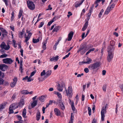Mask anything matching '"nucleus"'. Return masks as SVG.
<instances>
[{"label": "nucleus", "mask_w": 123, "mask_h": 123, "mask_svg": "<svg viewBox=\"0 0 123 123\" xmlns=\"http://www.w3.org/2000/svg\"><path fill=\"white\" fill-rule=\"evenodd\" d=\"M71 107L72 110L73 111H74L75 110V108L74 106V103L72 102L71 104Z\"/></svg>", "instance_id": "obj_38"}, {"label": "nucleus", "mask_w": 123, "mask_h": 123, "mask_svg": "<svg viewBox=\"0 0 123 123\" xmlns=\"http://www.w3.org/2000/svg\"><path fill=\"white\" fill-rule=\"evenodd\" d=\"M45 99V97L44 96H42L39 98V99L41 101L43 102Z\"/></svg>", "instance_id": "obj_36"}, {"label": "nucleus", "mask_w": 123, "mask_h": 123, "mask_svg": "<svg viewBox=\"0 0 123 123\" xmlns=\"http://www.w3.org/2000/svg\"><path fill=\"white\" fill-rule=\"evenodd\" d=\"M106 73V71L105 70H104L102 71V74L103 75H105Z\"/></svg>", "instance_id": "obj_63"}, {"label": "nucleus", "mask_w": 123, "mask_h": 123, "mask_svg": "<svg viewBox=\"0 0 123 123\" xmlns=\"http://www.w3.org/2000/svg\"><path fill=\"white\" fill-rule=\"evenodd\" d=\"M1 30L2 31L3 33L2 34V35L3 37H4L5 36L7 35V33L5 30L2 29Z\"/></svg>", "instance_id": "obj_31"}, {"label": "nucleus", "mask_w": 123, "mask_h": 123, "mask_svg": "<svg viewBox=\"0 0 123 123\" xmlns=\"http://www.w3.org/2000/svg\"><path fill=\"white\" fill-rule=\"evenodd\" d=\"M88 21H87L86 22L82 29V31H84L87 28L88 26Z\"/></svg>", "instance_id": "obj_16"}, {"label": "nucleus", "mask_w": 123, "mask_h": 123, "mask_svg": "<svg viewBox=\"0 0 123 123\" xmlns=\"http://www.w3.org/2000/svg\"><path fill=\"white\" fill-rule=\"evenodd\" d=\"M8 68V66L6 65L2 64L0 65V70L2 71H4Z\"/></svg>", "instance_id": "obj_10"}, {"label": "nucleus", "mask_w": 123, "mask_h": 123, "mask_svg": "<svg viewBox=\"0 0 123 123\" xmlns=\"http://www.w3.org/2000/svg\"><path fill=\"white\" fill-rule=\"evenodd\" d=\"M13 44V45L14 47L15 48L17 47V44L16 43V41L14 40H13L12 41Z\"/></svg>", "instance_id": "obj_43"}, {"label": "nucleus", "mask_w": 123, "mask_h": 123, "mask_svg": "<svg viewBox=\"0 0 123 123\" xmlns=\"http://www.w3.org/2000/svg\"><path fill=\"white\" fill-rule=\"evenodd\" d=\"M9 114H11V113H13V109L12 108H10V107L9 108Z\"/></svg>", "instance_id": "obj_45"}, {"label": "nucleus", "mask_w": 123, "mask_h": 123, "mask_svg": "<svg viewBox=\"0 0 123 123\" xmlns=\"http://www.w3.org/2000/svg\"><path fill=\"white\" fill-rule=\"evenodd\" d=\"M87 50L86 47H85L83 44H81L80 48L78 50L77 52L78 53L80 52L81 54L83 55Z\"/></svg>", "instance_id": "obj_3"}, {"label": "nucleus", "mask_w": 123, "mask_h": 123, "mask_svg": "<svg viewBox=\"0 0 123 123\" xmlns=\"http://www.w3.org/2000/svg\"><path fill=\"white\" fill-rule=\"evenodd\" d=\"M17 116L18 119L19 120H21L22 117L20 115H17Z\"/></svg>", "instance_id": "obj_61"}, {"label": "nucleus", "mask_w": 123, "mask_h": 123, "mask_svg": "<svg viewBox=\"0 0 123 123\" xmlns=\"http://www.w3.org/2000/svg\"><path fill=\"white\" fill-rule=\"evenodd\" d=\"M47 39H46V40L44 41L42 43L43 45L42 48L44 50L45 49L47 48L46 44L47 43Z\"/></svg>", "instance_id": "obj_23"}, {"label": "nucleus", "mask_w": 123, "mask_h": 123, "mask_svg": "<svg viewBox=\"0 0 123 123\" xmlns=\"http://www.w3.org/2000/svg\"><path fill=\"white\" fill-rule=\"evenodd\" d=\"M92 13V12H89L87 14V15L88 16V18H87V19L88 20H89V19L90 18V17Z\"/></svg>", "instance_id": "obj_50"}, {"label": "nucleus", "mask_w": 123, "mask_h": 123, "mask_svg": "<svg viewBox=\"0 0 123 123\" xmlns=\"http://www.w3.org/2000/svg\"><path fill=\"white\" fill-rule=\"evenodd\" d=\"M110 44L111 46V47H108V49H112V48L114 47V50L115 49V42L113 40L111 41L110 42Z\"/></svg>", "instance_id": "obj_11"}, {"label": "nucleus", "mask_w": 123, "mask_h": 123, "mask_svg": "<svg viewBox=\"0 0 123 123\" xmlns=\"http://www.w3.org/2000/svg\"><path fill=\"white\" fill-rule=\"evenodd\" d=\"M4 85L8 86L9 85V83L5 81L4 82Z\"/></svg>", "instance_id": "obj_60"}, {"label": "nucleus", "mask_w": 123, "mask_h": 123, "mask_svg": "<svg viewBox=\"0 0 123 123\" xmlns=\"http://www.w3.org/2000/svg\"><path fill=\"white\" fill-rule=\"evenodd\" d=\"M74 118V116L73 113H71V115L70 120L68 123H73Z\"/></svg>", "instance_id": "obj_24"}, {"label": "nucleus", "mask_w": 123, "mask_h": 123, "mask_svg": "<svg viewBox=\"0 0 123 123\" xmlns=\"http://www.w3.org/2000/svg\"><path fill=\"white\" fill-rule=\"evenodd\" d=\"M100 66V63L98 62H97L92 64L90 65L88 67V68L91 70L95 69Z\"/></svg>", "instance_id": "obj_4"}, {"label": "nucleus", "mask_w": 123, "mask_h": 123, "mask_svg": "<svg viewBox=\"0 0 123 123\" xmlns=\"http://www.w3.org/2000/svg\"><path fill=\"white\" fill-rule=\"evenodd\" d=\"M46 74L45 70H44L42 72L41 74V76L44 75Z\"/></svg>", "instance_id": "obj_55"}, {"label": "nucleus", "mask_w": 123, "mask_h": 123, "mask_svg": "<svg viewBox=\"0 0 123 123\" xmlns=\"http://www.w3.org/2000/svg\"><path fill=\"white\" fill-rule=\"evenodd\" d=\"M84 71L86 73H88L89 72L88 69L87 68H86L84 69Z\"/></svg>", "instance_id": "obj_58"}, {"label": "nucleus", "mask_w": 123, "mask_h": 123, "mask_svg": "<svg viewBox=\"0 0 123 123\" xmlns=\"http://www.w3.org/2000/svg\"><path fill=\"white\" fill-rule=\"evenodd\" d=\"M68 89H67L66 87H65V91L63 92V93L66 92L67 96L69 98H71L72 96V88L71 86H69L68 87Z\"/></svg>", "instance_id": "obj_2"}, {"label": "nucleus", "mask_w": 123, "mask_h": 123, "mask_svg": "<svg viewBox=\"0 0 123 123\" xmlns=\"http://www.w3.org/2000/svg\"><path fill=\"white\" fill-rule=\"evenodd\" d=\"M104 11V10L103 9H102L101 10L98 15V17L99 18H101V16L102 14V13H103Z\"/></svg>", "instance_id": "obj_41"}, {"label": "nucleus", "mask_w": 123, "mask_h": 123, "mask_svg": "<svg viewBox=\"0 0 123 123\" xmlns=\"http://www.w3.org/2000/svg\"><path fill=\"white\" fill-rule=\"evenodd\" d=\"M26 33H27L28 34V35L27 36H26V37H30V38H31V36L32 35V33L30 32V31H29L28 30H26Z\"/></svg>", "instance_id": "obj_32"}, {"label": "nucleus", "mask_w": 123, "mask_h": 123, "mask_svg": "<svg viewBox=\"0 0 123 123\" xmlns=\"http://www.w3.org/2000/svg\"><path fill=\"white\" fill-rule=\"evenodd\" d=\"M0 47L2 49L1 50H0L1 51H2L3 49H4L5 50H9L10 48L9 45H6L4 42H2L0 45Z\"/></svg>", "instance_id": "obj_6"}, {"label": "nucleus", "mask_w": 123, "mask_h": 123, "mask_svg": "<svg viewBox=\"0 0 123 123\" xmlns=\"http://www.w3.org/2000/svg\"><path fill=\"white\" fill-rule=\"evenodd\" d=\"M27 4L28 7L30 9L33 10L35 9V4L32 1L30 0H28L27 1Z\"/></svg>", "instance_id": "obj_5"}, {"label": "nucleus", "mask_w": 123, "mask_h": 123, "mask_svg": "<svg viewBox=\"0 0 123 123\" xmlns=\"http://www.w3.org/2000/svg\"><path fill=\"white\" fill-rule=\"evenodd\" d=\"M114 50V48L113 47L112 48V49H108L107 52L108 55L107 56V59L108 61L110 62L112 60L113 57V52Z\"/></svg>", "instance_id": "obj_1"}, {"label": "nucleus", "mask_w": 123, "mask_h": 123, "mask_svg": "<svg viewBox=\"0 0 123 123\" xmlns=\"http://www.w3.org/2000/svg\"><path fill=\"white\" fill-rule=\"evenodd\" d=\"M110 11L111 10L109 8H107L106 11L105 12V14H108Z\"/></svg>", "instance_id": "obj_40"}, {"label": "nucleus", "mask_w": 123, "mask_h": 123, "mask_svg": "<svg viewBox=\"0 0 123 123\" xmlns=\"http://www.w3.org/2000/svg\"><path fill=\"white\" fill-rule=\"evenodd\" d=\"M6 104V102H4L0 105V111H1L2 110L4 109Z\"/></svg>", "instance_id": "obj_15"}, {"label": "nucleus", "mask_w": 123, "mask_h": 123, "mask_svg": "<svg viewBox=\"0 0 123 123\" xmlns=\"http://www.w3.org/2000/svg\"><path fill=\"white\" fill-rule=\"evenodd\" d=\"M26 34L25 33V42H26V44L27 45H28L29 44V42H28V41L29 40L30 38V37H26Z\"/></svg>", "instance_id": "obj_20"}, {"label": "nucleus", "mask_w": 123, "mask_h": 123, "mask_svg": "<svg viewBox=\"0 0 123 123\" xmlns=\"http://www.w3.org/2000/svg\"><path fill=\"white\" fill-rule=\"evenodd\" d=\"M7 56V55L6 54H5L1 55L0 56V57L1 58H2L5 57H6Z\"/></svg>", "instance_id": "obj_46"}, {"label": "nucleus", "mask_w": 123, "mask_h": 123, "mask_svg": "<svg viewBox=\"0 0 123 123\" xmlns=\"http://www.w3.org/2000/svg\"><path fill=\"white\" fill-rule=\"evenodd\" d=\"M58 57L59 56L58 55H57L55 57H53L52 58L50 59V60L51 62L53 61H57L59 59Z\"/></svg>", "instance_id": "obj_18"}, {"label": "nucleus", "mask_w": 123, "mask_h": 123, "mask_svg": "<svg viewBox=\"0 0 123 123\" xmlns=\"http://www.w3.org/2000/svg\"><path fill=\"white\" fill-rule=\"evenodd\" d=\"M97 120L95 119L94 118L93 119L92 123H97Z\"/></svg>", "instance_id": "obj_64"}, {"label": "nucleus", "mask_w": 123, "mask_h": 123, "mask_svg": "<svg viewBox=\"0 0 123 123\" xmlns=\"http://www.w3.org/2000/svg\"><path fill=\"white\" fill-rule=\"evenodd\" d=\"M24 33V31L23 30H22V32H20L18 34L19 37L20 38H22L23 37V35Z\"/></svg>", "instance_id": "obj_29"}, {"label": "nucleus", "mask_w": 123, "mask_h": 123, "mask_svg": "<svg viewBox=\"0 0 123 123\" xmlns=\"http://www.w3.org/2000/svg\"><path fill=\"white\" fill-rule=\"evenodd\" d=\"M94 6V5L93 4L91 6L90 9H89V12H92L93 11V7Z\"/></svg>", "instance_id": "obj_44"}, {"label": "nucleus", "mask_w": 123, "mask_h": 123, "mask_svg": "<svg viewBox=\"0 0 123 123\" xmlns=\"http://www.w3.org/2000/svg\"><path fill=\"white\" fill-rule=\"evenodd\" d=\"M26 110L24 108L22 112V116L24 118H26Z\"/></svg>", "instance_id": "obj_26"}, {"label": "nucleus", "mask_w": 123, "mask_h": 123, "mask_svg": "<svg viewBox=\"0 0 123 123\" xmlns=\"http://www.w3.org/2000/svg\"><path fill=\"white\" fill-rule=\"evenodd\" d=\"M37 101L35 100L31 104V106L32 108L34 107L37 105Z\"/></svg>", "instance_id": "obj_33"}, {"label": "nucleus", "mask_w": 123, "mask_h": 123, "mask_svg": "<svg viewBox=\"0 0 123 123\" xmlns=\"http://www.w3.org/2000/svg\"><path fill=\"white\" fill-rule=\"evenodd\" d=\"M40 117V113L39 111H38L37 112V113L36 115V119L37 121H38L39 120Z\"/></svg>", "instance_id": "obj_19"}, {"label": "nucleus", "mask_w": 123, "mask_h": 123, "mask_svg": "<svg viewBox=\"0 0 123 123\" xmlns=\"http://www.w3.org/2000/svg\"><path fill=\"white\" fill-rule=\"evenodd\" d=\"M53 22V20H51L48 23V25L49 26H50L52 23Z\"/></svg>", "instance_id": "obj_62"}, {"label": "nucleus", "mask_w": 123, "mask_h": 123, "mask_svg": "<svg viewBox=\"0 0 123 123\" xmlns=\"http://www.w3.org/2000/svg\"><path fill=\"white\" fill-rule=\"evenodd\" d=\"M13 81L11 82L10 84V86L12 88L14 87L16 85L17 81V78L15 77L13 79Z\"/></svg>", "instance_id": "obj_9"}, {"label": "nucleus", "mask_w": 123, "mask_h": 123, "mask_svg": "<svg viewBox=\"0 0 123 123\" xmlns=\"http://www.w3.org/2000/svg\"><path fill=\"white\" fill-rule=\"evenodd\" d=\"M59 107L62 110H63L65 108V107L63 103L59 104L58 105Z\"/></svg>", "instance_id": "obj_34"}, {"label": "nucleus", "mask_w": 123, "mask_h": 123, "mask_svg": "<svg viewBox=\"0 0 123 123\" xmlns=\"http://www.w3.org/2000/svg\"><path fill=\"white\" fill-rule=\"evenodd\" d=\"M58 87L57 88V90L60 92H62L63 90V86H61V85L59 84H58Z\"/></svg>", "instance_id": "obj_22"}, {"label": "nucleus", "mask_w": 123, "mask_h": 123, "mask_svg": "<svg viewBox=\"0 0 123 123\" xmlns=\"http://www.w3.org/2000/svg\"><path fill=\"white\" fill-rule=\"evenodd\" d=\"M74 35V32L73 31L70 32L68 34V39H67L66 40L68 41H70L72 38L73 37Z\"/></svg>", "instance_id": "obj_12"}, {"label": "nucleus", "mask_w": 123, "mask_h": 123, "mask_svg": "<svg viewBox=\"0 0 123 123\" xmlns=\"http://www.w3.org/2000/svg\"><path fill=\"white\" fill-rule=\"evenodd\" d=\"M82 4L80 1H77L75 3V6L76 7H78L79 6Z\"/></svg>", "instance_id": "obj_27"}, {"label": "nucleus", "mask_w": 123, "mask_h": 123, "mask_svg": "<svg viewBox=\"0 0 123 123\" xmlns=\"http://www.w3.org/2000/svg\"><path fill=\"white\" fill-rule=\"evenodd\" d=\"M39 41V40L38 39H33L32 40V42L34 43H36L38 42Z\"/></svg>", "instance_id": "obj_42"}, {"label": "nucleus", "mask_w": 123, "mask_h": 123, "mask_svg": "<svg viewBox=\"0 0 123 123\" xmlns=\"http://www.w3.org/2000/svg\"><path fill=\"white\" fill-rule=\"evenodd\" d=\"M24 104V100L23 99H21L19 104V106L20 107H22Z\"/></svg>", "instance_id": "obj_28"}, {"label": "nucleus", "mask_w": 123, "mask_h": 123, "mask_svg": "<svg viewBox=\"0 0 123 123\" xmlns=\"http://www.w3.org/2000/svg\"><path fill=\"white\" fill-rule=\"evenodd\" d=\"M51 5H49L48 6V9H47V10H51L52 9V7H51Z\"/></svg>", "instance_id": "obj_59"}, {"label": "nucleus", "mask_w": 123, "mask_h": 123, "mask_svg": "<svg viewBox=\"0 0 123 123\" xmlns=\"http://www.w3.org/2000/svg\"><path fill=\"white\" fill-rule=\"evenodd\" d=\"M88 114L89 116H90L91 115V110L90 107H88Z\"/></svg>", "instance_id": "obj_48"}, {"label": "nucleus", "mask_w": 123, "mask_h": 123, "mask_svg": "<svg viewBox=\"0 0 123 123\" xmlns=\"http://www.w3.org/2000/svg\"><path fill=\"white\" fill-rule=\"evenodd\" d=\"M54 112L55 114L57 116L60 115L61 112L57 108H55L54 109Z\"/></svg>", "instance_id": "obj_14"}, {"label": "nucleus", "mask_w": 123, "mask_h": 123, "mask_svg": "<svg viewBox=\"0 0 123 123\" xmlns=\"http://www.w3.org/2000/svg\"><path fill=\"white\" fill-rule=\"evenodd\" d=\"M86 61L84 63L85 64H88L91 63L92 61V60L91 59L87 57L86 59Z\"/></svg>", "instance_id": "obj_21"}, {"label": "nucleus", "mask_w": 123, "mask_h": 123, "mask_svg": "<svg viewBox=\"0 0 123 123\" xmlns=\"http://www.w3.org/2000/svg\"><path fill=\"white\" fill-rule=\"evenodd\" d=\"M4 82V80L1 78H0V84L2 85Z\"/></svg>", "instance_id": "obj_52"}, {"label": "nucleus", "mask_w": 123, "mask_h": 123, "mask_svg": "<svg viewBox=\"0 0 123 123\" xmlns=\"http://www.w3.org/2000/svg\"><path fill=\"white\" fill-rule=\"evenodd\" d=\"M5 3L6 5V6L8 5V3L9 0H2Z\"/></svg>", "instance_id": "obj_56"}, {"label": "nucleus", "mask_w": 123, "mask_h": 123, "mask_svg": "<svg viewBox=\"0 0 123 123\" xmlns=\"http://www.w3.org/2000/svg\"><path fill=\"white\" fill-rule=\"evenodd\" d=\"M115 6V5L114 4H113L111 6H108L107 8H109L111 11L114 8Z\"/></svg>", "instance_id": "obj_35"}, {"label": "nucleus", "mask_w": 123, "mask_h": 123, "mask_svg": "<svg viewBox=\"0 0 123 123\" xmlns=\"http://www.w3.org/2000/svg\"><path fill=\"white\" fill-rule=\"evenodd\" d=\"M21 93L23 94H29V92L27 90H24L21 91Z\"/></svg>", "instance_id": "obj_37"}, {"label": "nucleus", "mask_w": 123, "mask_h": 123, "mask_svg": "<svg viewBox=\"0 0 123 123\" xmlns=\"http://www.w3.org/2000/svg\"><path fill=\"white\" fill-rule=\"evenodd\" d=\"M44 24V22H42L38 26V27L39 28H40L42 27Z\"/></svg>", "instance_id": "obj_51"}, {"label": "nucleus", "mask_w": 123, "mask_h": 123, "mask_svg": "<svg viewBox=\"0 0 123 123\" xmlns=\"http://www.w3.org/2000/svg\"><path fill=\"white\" fill-rule=\"evenodd\" d=\"M14 61V60L11 59V58H6L3 60V63L6 64H11Z\"/></svg>", "instance_id": "obj_7"}, {"label": "nucleus", "mask_w": 123, "mask_h": 123, "mask_svg": "<svg viewBox=\"0 0 123 123\" xmlns=\"http://www.w3.org/2000/svg\"><path fill=\"white\" fill-rule=\"evenodd\" d=\"M106 106H104L102 107V110L101 111V119L102 121L104 120L105 117V114L106 112Z\"/></svg>", "instance_id": "obj_8"}, {"label": "nucleus", "mask_w": 123, "mask_h": 123, "mask_svg": "<svg viewBox=\"0 0 123 123\" xmlns=\"http://www.w3.org/2000/svg\"><path fill=\"white\" fill-rule=\"evenodd\" d=\"M18 105L17 103H13L10 106V108H11L13 109H15L17 108L18 107Z\"/></svg>", "instance_id": "obj_13"}, {"label": "nucleus", "mask_w": 123, "mask_h": 123, "mask_svg": "<svg viewBox=\"0 0 123 123\" xmlns=\"http://www.w3.org/2000/svg\"><path fill=\"white\" fill-rule=\"evenodd\" d=\"M55 94H56L57 96L60 98L61 99L62 98V96L61 94L59 92H55Z\"/></svg>", "instance_id": "obj_30"}, {"label": "nucleus", "mask_w": 123, "mask_h": 123, "mask_svg": "<svg viewBox=\"0 0 123 123\" xmlns=\"http://www.w3.org/2000/svg\"><path fill=\"white\" fill-rule=\"evenodd\" d=\"M14 13L13 11L11 13L12 16L11 17V21H12L14 19Z\"/></svg>", "instance_id": "obj_49"}, {"label": "nucleus", "mask_w": 123, "mask_h": 123, "mask_svg": "<svg viewBox=\"0 0 123 123\" xmlns=\"http://www.w3.org/2000/svg\"><path fill=\"white\" fill-rule=\"evenodd\" d=\"M22 66L20 65L19 68V70L21 72V73H22L23 72V68H22Z\"/></svg>", "instance_id": "obj_57"}, {"label": "nucleus", "mask_w": 123, "mask_h": 123, "mask_svg": "<svg viewBox=\"0 0 123 123\" xmlns=\"http://www.w3.org/2000/svg\"><path fill=\"white\" fill-rule=\"evenodd\" d=\"M57 103L58 104V105L59 104L63 103L62 102V100L61 99H58L57 100Z\"/></svg>", "instance_id": "obj_47"}, {"label": "nucleus", "mask_w": 123, "mask_h": 123, "mask_svg": "<svg viewBox=\"0 0 123 123\" xmlns=\"http://www.w3.org/2000/svg\"><path fill=\"white\" fill-rule=\"evenodd\" d=\"M102 89L103 91L104 92L106 91V85H104L102 87Z\"/></svg>", "instance_id": "obj_53"}, {"label": "nucleus", "mask_w": 123, "mask_h": 123, "mask_svg": "<svg viewBox=\"0 0 123 123\" xmlns=\"http://www.w3.org/2000/svg\"><path fill=\"white\" fill-rule=\"evenodd\" d=\"M23 13V11L22 10H20L19 11V14L18 16V18L19 19L22 16Z\"/></svg>", "instance_id": "obj_39"}, {"label": "nucleus", "mask_w": 123, "mask_h": 123, "mask_svg": "<svg viewBox=\"0 0 123 123\" xmlns=\"http://www.w3.org/2000/svg\"><path fill=\"white\" fill-rule=\"evenodd\" d=\"M36 71L35 70H34L32 72L30 76L32 77L36 73Z\"/></svg>", "instance_id": "obj_54"}, {"label": "nucleus", "mask_w": 123, "mask_h": 123, "mask_svg": "<svg viewBox=\"0 0 123 123\" xmlns=\"http://www.w3.org/2000/svg\"><path fill=\"white\" fill-rule=\"evenodd\" d=\"M51 70H49L46 72V75L45 76V77H46V78L44 79V80H45V79H46L47 77H48L50 76L51 75Z\"/></svg>", "instance_id": "obj_17"}, {"label": "nucleus", "mask_w": 123, "mask_h": 123, "mask_svg": "<svg viewBox=\"0 0 123 123\" xmlns=\"http://www.w3.org/2000/svg\"><path fill=\"white\" fill-rule=\"evenodd\" d=\"M60 28V27L59 26H55L54 29L53 30L52 32H57Z\"/></svg>", "instance_id": "obj_25"}]
</instances>
